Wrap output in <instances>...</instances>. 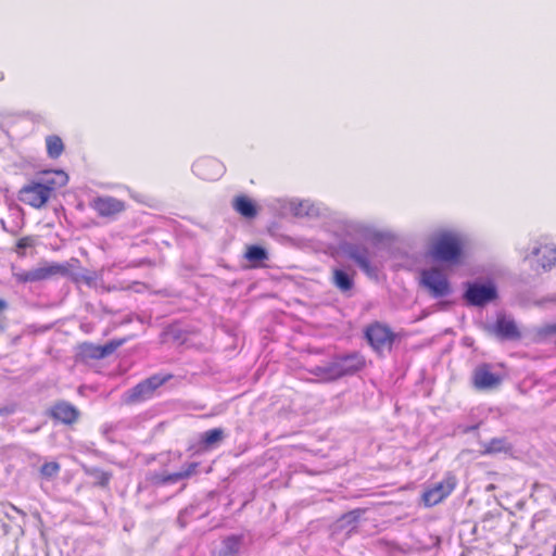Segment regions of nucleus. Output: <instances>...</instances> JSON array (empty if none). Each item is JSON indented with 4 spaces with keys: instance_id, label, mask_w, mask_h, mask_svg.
<instances>
[{
    "instance_id": "nucleus-1",
    "label": "nucleus",
    "mask_w": 556,
    "mask_h": 556,
    "mask_svg": "<svg viewBox=\"0 0 556 556\" xmlns=\"http://www.w3.org/2000/svg\"><path fill=\"white\" fill-rule=\"evenodd\" d=\"M68 176L63 170H47L37 180H31L18 191V200L34 208L43 207L54 191L64 187Z\"/></svg>"
},
{
    "instance_id": "nucleus-2",
    "label": "nucleus",
    "mask_w": 556,
    "mask_h": 556,
    "mask_svg": "<svg viewBox=\"0 0 556 556\" xmlns=\"http://www.w3.org/2000/svg\"><path fill=\"white\" fill-rule=\"evenodd\" d=\"M430 254L438 261L457 264L464 255V241L453 232H442L434 239Z\"/></svg>"
},
{
    "instance_id": "nucleus-3",
    "label": "nucleus",
    "mask_w": 556,
    "mask_h": 556,
    "mask_svg": "<svg viewBox=\"0 0 556 556\" xmlns=\"http://www.w3.org/2000/svg\"><path fill=\"white\" fill-rule=\"evenodd\" d=\"M420 286L434 299L448 296L452 286L448 277L441 269L431 267L420 271Z\"/></svg>"
},
{
    "instance_id": "nucleus-4",
    "label": "nucleus",
    "mask_w": 556,
    "mask_h": 556,
    "mask_svg": "<svg viewBox=\"0 0 556 556\" xmlns=\"http://www.w3.org/2000/svg\"><path fill=\"white\" fill-rule=\"evenodd\" d=\"M364 334L371 349L377 353L391 351L397 337L388 325L380 321L369 324L365 328Z\"/></svg>"
},
{
    "instance_id": "nucleus-5",
    "label": "nucleus",
    "mask_w": 556,
    "mask_h": 556,
    "mask_svg": "<svg viewBox=\"0 0 556 556\" xmlns=\"http://www.w3.org/2000/svg\"><path fill=\"white\" fill-rule=\"evenodd\" d=\"M463 298L468 305L482 307L496 300L497 289L492 282H468Z\"/></svg>"
},
{
    "instance_id": "nucleus-6",
    "label": "nucleus",
    "mask_w": 556,
    "mask_h": 556,
    "mask_svg": "<svg viewBox=\"0 0 556 556\" xmlns=\"http://www.w3.org/2000/svg\"><path fill=\"white\" fill-rule=\"evenodd\" d=\"M343 255L353 261L366 275L376 276L377 269L371 264V252L363 243H345L341 247Z\"/></svg>"
},
{
    "instance_id": "nucleus-7",
    "label": "nucleus",
    "mask_w": 556,
    "mask_h": 556,
    "mask_svg": "<svg viewBox=\"0 0 556 556\" xmlns=\"http://www.w3.org/2000/svg\"><path fill=\"white\" fill-rule=\"evenodd\" d=\"M173 379L172 374H156L153 375L143 381L136 384L129 393V400L132 403L143 402L146 400H149L153 396L154 392L165 384L167 381Z\"/></svg>"
},
{
    "instance_id": "nucleus-8",
    "label": "nucleus",
    "mask_w": 556,
    "mask_h": 556,
    "mask_svg": "<svg viewBox=\"0 0 556 556\" xmlns=\"http://www.w3.org/2000/svg\"><path fill=\"white\" fill-rule=\"evenodd\" d=\"M457 480L454 475L446 473L445 477L430 486L422 495L427 506H434L447 497L455 489Z\"/></svg>"
},
{
    "instance_id": "nucleus-9",
    "label": "nucleus",
    "mask_w": 556,
    "mask_h": 556,
    "mask_svg": "<svg viewBox=\"0 0 556 556\" xmlns=\"http://www.w3.org/2000/svg\"><path fill=\"white\" fill-rule=\"evenodd\" d=\"M47 415L58 424L65 426L75 425L80 418L79 409L72 403L59 400L54 402L47 412Z\"/></svg>"
},
{
    "instance_id": "nucleus-10",
    "label": "nucleus",
    "mask_w": 556,
    "mask_h": 556,
    "mask_svg": "<svg viewBox=\"0 0 556 556\" xmlns=\"http://www.w3.org/2000/svg\"><path fill=\"white\" fill-rule=\"evenodd\" d=\"M502 377L492 371L490 364H480L472 372L471 381L479 391L493 390L501 386Z\"/></svg>"
},
{
    "instance_id": "nucleus-11",
    "label": "nucleus",
    "mask_w": 556,
    "mask_h": 556,
    "mask_svg": "<svg viewBox=\"0 0 556 556\" xmlns=\"http://www.w3.org/2000/svg\"><path fill=\"white\" fill-rule=\"evenodd\" d=\"M90 206L99 216L108 218L115 217L126 210L124 201L110 195L94 198Z\"/></svg>"
},
{
    "instance_id": "nucleus-12",
    "label": "nucleus",
    "mask_w": 556,
    "mask_h": 556,
    "mask_svg": "<svg viewBox=\"0 0 556 556\" xmlns=\"http://www.w3.org/2000/svg\"><path fill=\"white\" fill-rule=\"evenodd\" d=\"M193 173L203 180L213 181L224 173L223 164L214 157H201L192 165Z\"/></svg>"
},
{
    "instance_id": "nucleus-13",
    "label": "nucleus",
    "mask_w": 556,
    "mask_h": 556,
    "mask_svg": "<svg viewBox=\"0 0 556 556\" xmlns=\"http://www.w3.org/2000/svg\"><path fill=\"white\" fill-rule=\"evenodd\" d=\"M73 263L78 264L77 258H72V262L66 263H45L36 268L38 281L49 280L54 277H65L72 274L74 268Z\"/></svg>"
},
{
    "instance_id": "nucleus-14",
    "label": "nucleus",
    "mask_w": 556,
    "mask_h": 556,
    "mask_svg": "<svg viewBox=\"0 0 556 556\" xmlns=\"http://www.w3.org/2000/svg\"><path fill=\"white\" fill-rule=\"evenodd\" d=\"M493 331L502 340L516 341L521 338V332L515 320L504 315L496 318Z\"/></svg>"
},
{
    "instance_id": "nucleus-15",
    "label": "nucleus",
    "mask_w": 556,
    "mask_h": 556,
    "mask_svg": "<svg viewBox=\"0 0 556 556\" xmlns=\"http://www.w3.org/2000/svg\"><path fill=\"white\" fill-rule=\"evenodd\" d=\"M232 207L238 214L248 219H253L257 215L256 204L245 194L235 197Z\"/></svg>"
},
{
    "instance_id": "nucleus-16",
    "label": "nucleus",
    "mask_w": 556,
    "mask_h": 556,
    "mask_svg": "<svg viewBox=\"0 0 556 556\" xmlns=\"http://www.w3.org/2000/svg\"><path fill=\"white\" fill-rule=\"evenodd\" d=\"M242 544L241 535H230L227 536L223 543L222 547L214 552L212 556H238L239 551Z\"/></svg>"
},
{
    "instance_id": "nucleus-17",
    "label": "nucleus",
    "mask_w": 556,
    "mask_h": 556,
    "mask_svg": "<svg viewBox=\"0 0 556 556\" xmlns=\"http://www.w3.org/2000/svg\"><path fill=\"white\" fill-rule=\"evenodd\" d=\"M244 258L250 263L251 267H261L263 262L268 258L267 251L260 245H248L244 253Z\"/></svg>"
},
{
    "instance_id": "nucleus-18",
    "label": "nucleus",
    "mask_w": 556,
    "mask_h": 556,
    "mask_svg": "<svg viewBox=\"0 0 556 556\" xmlns=\"http://www.w3.org/2000/svg\"><path fill=\"white\" fill-rule=\"evenodd\" d=\"M363 513H364L363 509H354V510H351V511L344 514L336 522V528L351 532L352 530H354L356 528L358 520Z\"/></svg>"
},
{
    "instance_id": "nucleus-19",
    "label": "nucleus",
    "mask_w": 556,
    "mask_h": 556,
    "mask_svg": "<svg viewBox=\"0 0 556 556\" xmlns=\"http://www.w3.org/2000/svg\"><path fill=\"white\" fill-rule=\"evenodd\" d=\"M45 141H46L47 154L50 159L56 160L63 154V152L65 150V146L60 136L49 135L46 137Z\"/></svg>"
},
{
    "instance_id": "nucleus-20",
    "label": "nucleus",
    "mask_w": 556,
    "mask_h": 556,
    "mask_svg": "<svg viewBox=\"0 0 556 556\" xmlns=\"http://www.w3.org/2000/svg\"><path fill=\"white\" fill-rule=\"evenodd\" d=\"M225 438V431L222 428H213L201 434L200 442L204 447H215Z\"/></svg>"
},
{
    "instance_id": "nucleus-21",
    "label": "nucleus",
    "mask_w": 556,
    "mask_h": 556,
    "mask_svg": "<svg viewBox=\"0 0 556 556\" xmlns=\"http://www.w3.org/2000/svg\"><path fill=\"white\" fill-rule=\"evenodd\" d=\"M332 282L343 292L350 291L353 288V278L339 268L332 270Z\"/></svg>"
},
{
    "instance_id": "nucleus-22",
    "label": "nucleus",
    "mask_w": 556,
    "mask_h": 556,
    "mask_svg": "<svg viewBox=\"0 0 556 556\" xmlns=\"http://www.w3.org/2000/svg\"><path fill=\"white\" fill-rule=\"evenodd\" d=\"M36 244H37V238L35 236H25V237L20 238L16 241L14 251L20 257H25L26 256L25 250L34 248V247H36Z\"/></svg>"
},
{
    "instance_id": "nucleus-23",
    "label": "nucleus",
    "mask_w": 556,
    "mask_h": 556,
    "mask_svg": "<svg viewBox=\"0 0 556 556\" xmlns=\"http://www.w3.org/2000/svg\"><path fill=\"white\" fill-rule=\"evenodd\" d=\"M197 467H198V463L191 462L187 465L186 469H181L177 472L168 475L167 477L164 478V481L165 482H175V481L188 478L195 472Z\"/></svg>"
},
{
    "instance_id": "nucleus-24",
    "label": "nucleus",
    "mask_w": 556,
    "mask_h": 556,
    "mask_svg": "<svg viewBox=\"0 0 556 556\" xmlns=\"http://www.w3.org/2000/svg\"><path fill=\"white\" fill-rule=\"evenodd\" d=\"M127 341L126 338L124 339H115L106 344L102 345L101 353H93L92 356L96 358H103L110 354H112L116 349H118L121 345H123Z\"/></svg>"
},
{
    "instance_id": "nucleus-25",
    "label": "nucleus",
    "mask_w": 556,
    "mask_h": 556,
    "mask_svg": "<svg viewBox=\"0 0 556 556\" xmlns=\"http://www.w3.org/2000/svg\"><path fill=\"white\" fill-rule=\"evenodd\" d=\"M14 278L17 282H21V283L38 282L36 268H33L30 270H21L18 273H15Z\"/></svg>"
},
{
    "instance_id": "nucleus-26",
    "label": "nucleus",
    "mask_w": 556,
    "mask_h": 556,
    "mask_svg": "<svg viewBox=\"0 0 556 556\" xmlns=\"http://www.w3.org/2000/svg\"><path fill=\"white\" fill-rule=\"evenodd\" d=\"M86 472L87 475H89L90 477H92L94 479V482L101 486H104L106 485L108 481H109V475L101 470V469H98V468H86Z\"/></svg>"
},
{
    "instance_id": "nucleus-27",
    "label": "nucleus",
    "mask_w": 556,
    "mask_h": 556,
    "mask_svg": "<svg viewBox=\"0 0 556 556\" xmlns=\"http://www.w3.org/2000/svg\"><path fill=\"white\" fill-rule=\"evenodd\" d=\"M508 450H510V446L507 445L505 440L495 439L491 442L486 452H507Z\"/></svg>"
},
{
    "instance_id": "nucleus-28",
    "label": "nucleus",
    "mask_w": 556,
    "mask_h": 556,
    "mask_svg": "<svg viewBox=\"0 0 556 556\" xmlns=\"http://www.w3.org/2000/svg\"><path fill=\"white\" fill-rule=\"evenodd\" d=\"M60 466L55 462L47 463L41 467V473L45 477L51 478L58 473Z\"/></svg>"
},
{
    "instance_id": "nucleus-29",
    "label": "nucleus",
    "mask_w": 556,
    "mask_h": 556,
    "mask_svg": "<svg viewBox=\"0 0 556 556\" xmlns=\"http://www.w3.org/2000/svg\"><path fill=\"white\" fill-rule=\"evenodd\" d=\"M541 253H543L544 255L545 254L551 255L552 263L556 261V249L549 248L547 245L541 247V248L536 249L535 254H541Z\"/></svg>"
},
{
    "instance_id": "nucleus-30",
    "label": "nucleus",
    "mask_w": 556,
    "mask_h": 556,
    "mask_svg": "<svg viewBox=\"0 0 556 556\" xmlns=\"http://www.w3.org/2000/svg\"><path fill=\"white\" fill-rule=\"evenodd\" d=\"M364 366V362L358 359L357 362V365H355L352 370H350V372H354V371H357L358 369H361L362 367Z\"/></svg>"
},
{
    "instance_id": "nucleus-31",
    "label": "nucleus",
    "mask_w": 556,
    "mask_h": 556,
    "mask_svg": "<svg viewBox=\"0 0 556 556\" xmlns=\"http://www.w3.org/2000/svg\"><path fill=\"white\" fill-rule=\"evenodd\" d=\"M83 279H84V281H85L87 285H89V286H90V285L93 282V280H94V278H93V277H87V276L83 277Z\"/></svg>"
},
{
    "instance_id": "nucleus-32",
    "label": "nucleus",
    "mask_w": 556,
    "mask_h": 556,
    "mask_svg": "<svg viewBox=\"0 0 556 556\" xmlns=\"http://www.w3.org/2000/svg\"><path fill=\"white\" fill-rule=\"evenodd\" d=\"M101 348H102V346H93V348H92V353H91V355H92L93 353H101Z\"/></svg>"
}]
</instances>
